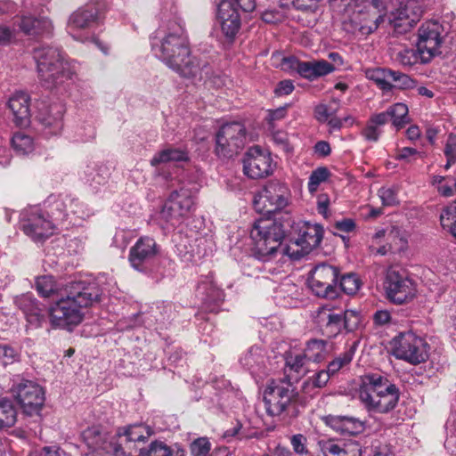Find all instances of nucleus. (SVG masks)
<instances>
[{
    "instance_id": "nucleus-1",
    "label": "nucleus",
    "mask_w": 456,
    "mask_h": 456,
    "mask_svg": "<svg viewBox=\"0 0 456 456\" xmlns=\"http://www.w3.org/2000/svg\"><path fill=\"white\" fill-rule=\"evenodd\" d=\"M154 54L168 68L184 77L200 74V64L191 55L188 37L182 21H169L151 40Z\"/></svg>"
},
{
    "instance_id": "nucleus-2",
    "label": "nucleus",
    "mask_w": 456,
    "mask_h": 456,
    "mask_svg": "<svg viewBox=\"0 0 456 456\" xmlns=\"http://www.w3.org/2000/svg\"><path fill=\"white\" fill-rule=\"evenodd\" d=\"M99 298V289L95 285H86L81 281L71 283L65 289V294H61L50 307L51 324L55 328L72 330L83 321V310Z\"/></svg>"
},
{
    "instance_id": "nucleus-3",
    "label": "nucleus",
    "mask_w": 456,
    "mask_h": 456,
    "mask_svg": "<svg viewBox=\"0 0 456 456\" xmlns=\"http://www.w3.org/2000/svg\"><path fill=\"white\" fill-rule=\"evenodd\" d=\"M359 399L369 413H387L397 404L399 390L387 378L379 373L362 378Z\"/></svg>"
},
{
    "instance_id": "nucleus-4",
    "label": "nucleus",
    "mask_w": 456,
    "mask_h": 456,
    "mask_svg": "<svg viewBox=\"0 0 456 456\" xmlns=\"http://www.w3.org/2000/svg\"><path fill=\"white\" fill-rule=\"evenodd\" d=\"M284 237L285 231L281 223L271 218L256 220L250 231L256 258L268 262L278 257Z\"/></svg>"
},
{
    "instance_id": "nucleus-5",
    "label": "nucleus",
    "mask_w": 456,
    "mask_h": 456,
    "mask_svg": "<svg viewBox=\"0 0 456 456\" xmlns=\"http://www.w3.org/2000/svg\"><path fill=\"white\" fill-rule=\"evenodd\" d=\"M34 59L44 86L53 88L64 79L71 78L73 71L68 61H64L59 49L44 46L35 49Z\"/></svg>"
},
{
    "instance_id": "nucleus-6",
    "label": "nucleus",
    "mask_w": 456,
    "mask_h": 456,
    "mask_svg": "<svg viewBox=\"0 0 456 456\" xmlns=\"http://www.w3.org/2000/svg\"><path fill=\"white\" fill-rule=\"evenodd\" d=\"M385 4L381 0H365L345 7V23L352 32L370 35L384 20Z\"/></svg>"
},
{
    "instance_id": "nucleus-7",
    "label": "nucleus",
    "mask_w": 456,
    "mask_h": 456,
    "mask_svg": "<svg viewBox=\"0 0 456 456\" xmlns=\"http://www.w3.org/2000/svg\"><path fill=\"white\" fill-rule=\"evenodd\" d=\"M196 192L194 186L184 185L170 194L159 213L165 228H177L188 218L194 208Z\"/></svg>"
},
{
    "instance_id": "nucleus-8",
    "label": "nucleus",
    "mask_w": 456,
    "mask_h": 456,
    "mask_svg": "<svg viewBox=\"0 0 456 456\" xmlns=\"http://www.w3.org/2000/svg\"><path fill=\"white\" fill-rule=\"evenodd\" d=\"M429 349L425 338L412 331L402 332L390 341L391 354L413 365L425 362L429 357Z\"/></svg>"
},
{
    "instance_id": "nucleus-9",
    "label": "nucleus",
    "mask_w": 456,
    "mask_h": 456,
    "mask_svg": "<svg viewBox=\"0 0 456 456\" xmlns=\"http://www.w3.org/2000/svg\"><path fill=\"white\" fill-rule=\"evenodd\" d=\"M297 392L291 382L285 379L271 380L264 391L266 412L280 416L296 402Z\"/></svg>"
},
{
    "instance_id": "nucleus-10",
    "label": "nucleus",
    "mask_w": 456,
    "mask_h": 456,
    "mask_svg": "<svg viewBox=\"0 0 456 456\" xmlns=\"http://www.w3.org/2000/svg\"><path fill=\"white\" fill-rule=\"evenodd\" d=\"M82 439L91 451L88 456H130L126 453L121 442L117 441L116 435H110L100 426L85 429Z\"/></svg>"
},
{
    "instance_id": "nucleus-11",
    "label": "nucleus",
    "mask_w": 456,
    "mask_h": 456,
    "mask_svg": "<svg viewBox=\"0 0 456 456\" xmlns=\"http://www.w3.org/2000/svg\"><path fill=\"white\" fill-rule=\"evenodd\" d=\"M11 391L24 414L39 415L45 400L41 386L32 380L17 379L13 381Z\"/></svg>"
},
{
    "instance_id": "nucleus-12",
    "label": "nucleus",
    "mask_w": 456,
    "mask_h": 456,
    "mask_svg": "<svg viewBox=\"0 0 456 456\" xmlns=\"http://www.w3.org/2000/svg\"><path fill=\"white\" fill-rule=\"evenodd\" d=\"M444 39V28L436 20H427L418 30V50L422 54V63L429 62L439 54Z\"/></svg>"
},
{
    "instance_id": "nucleus-13",
    "label": "nucleus",
    "mask_w": 456,
    "mask_h": 456,
    "mask_svg": "<svg viewBox=\"0 0 456 456\" xmlns=\"http://www.w3.org/2000/svg\"><path fill=\"white\" fill-rule=\"evenodd\" d=\"M384 287L387 299L396 305L409 303L417 295L416 282L393 269L388 270Z\"/></svg>"
},
{
    "instance_id": "nucleus-14",
    "label": "nucleus",
    "mask_w": 456,
    "mask_h": 456,
    "mask_svg": "<svg viewBox=\"0 0 456 456\" xmlns=\"http://www.w3.org/2000/svg\"><path fill=\"white\" fill-rule=\"evenodd\" d=\"M289 197V190L285 184L272 182L254 197V208L259 213L271 214L285 208Z\"/></svg>"
},
{
    "instance_id": "nucleus-15",
    "label": "nucleus",
    "mask_w": 456,
    "mask_h": 456,
    "mask_svg": "<svg viewBox=\"0 0 456 456\" xmlns=\"http://www.w3.org/2000/svg\"><path fill=\"white\" fill-rule=\"evenodd\" d=\"M246 128L240 122L223 125L216 134V148L218 155L224 157L236 154L245 144Z\"/></svg>"
},
{
    "instance_id": "nucleus-16",
    "label": "nucleus",
    "mask_w": 456,
    "mask_h": 456,
    "mask_svg": "<svg viewBox=\"0 0 456 456\" xmlns=\"http://www.w3.org/2000/svg\"><path fill=\"white\" fill-rule=\"evenodd\" d=\"M21 228L26 235L38 241L50 237L54 224L42 210L37 207L29 208L21 214Z\"/></svg>"
},
{
    "instance_id": "nucleus-17",
    "label": "nucleus",
    "mask_w": 456,
    "mask_h": 456,
    "mask_svg": "<svg viewBox=\"0 0 456 456\" xmlns=\"http://www.w3.org/2000/svg\"><path fill=\"white\" fill-rule=\"evenodd\" d=\"M338 276V268L327 264L316 265L308 279L312 291L318 297H334L336 296V283Z\"/></svg>"
},
{
    "instance_id": "nucleus-18",
    "label": "nucleus",
    "mask_w": 456,
    "mask_h": 456,
    "mask_svg": "<svg viewBox=\"0 0 456 456\" xmlns=\"http://www.w3.org/2000/svg\"><path fill=\"white\" fill-rule=\"evenodd\" d=\"M243 170L252 179L268 176L273 171L271 155L259 146L249 148L243 159Z\"/></svg>"
},
{
    "instance_id": "nucleus-19",
    "label": "nucleus",
    "mask_w": 456,
    "mask_h": 456,
    "mask_svg": "<svg viewBox=\"0 0 456 456\" xmlns=\"http://www.w3.org/2000/svg\"><path fill=\"white\" fill-rule=\"evenodd\" d=\"M422 12L419 2L410 0L390 13L389 22L395 32L399 34L406 33L419 21Z\"/></svg>"
},
{
    "instance_id": "nucleus-20",
    "label": "nucleus",
    "mask_w": 456,
    "mask_h": 456,
    "mask_svg": "<svg viewBox=\"0 0 456 456\" xmlns=\"http://www.w3.org/2000/svg\"><path fill=\"white\" fill-rule=\"evenodd\" d=\"M314 317L322 332L329 338L337 336L343 330V309L333 303L320 306Z\"/></svg>"
},
{
    "instance_id": "nucleus-21",
    "label": "nucleus",
    "mask_w": 456,
    "mask_h": 456,
    "mask_svg": "<svg viewBox=\"0 0 456 456\" xmlns=\"http://www.w3.org/2000/svg\"><path fill=\"white\" fill-rule=\"evenodd\" d=\"M99 19L98 9L94 4H86L69 16L68 31L74 39L84 42L86 37H82L79 32L93 28Z\"/></svg>"
},
{
    "instance_id": "nucleus-22",
    "label": "nucleus",
    "mask_w": 456,
    "mask_h": 456,
    "mask_svg": "<svg viewBox=\"0 0 456 456\" xmlns=\"http://www.w3.org/2000/svg\"><path fill=\"white\" fill-rule=\"evenodd\" d=\"M159 253V246L155 240L142 236L130 248L128 260L131 266L140 272L145 270V265L152 260Z\"/></svg>"
},
{
    "instance_id": "nucleus-23",
    "label": "nucleus",
    "mask_w": 456,
    "mask_h": 456,
    "mask_svg": "<svg viewBox=\"0 0 456 456\" xmlns=\"http://www.w3.org/2000/svg\"><path fill=\"white\" fill-rule=\"evenodd\" d=\"M217 21L223 36L228 42H232L239 33L241 19L238 10L230 1H222L217 9Z\"/></svg>"
},
{
    "instance_id": "nucleus-24",
    "label": "nucleus",
    "mask_w": 456,
    "mask_h": 456,
    "mask_svg": "<svg viewBox=\"0 0 456 456\" xmlns=\"http://www.w3.org/2000/svg\"><path fill=\"white\" fill-rule=\"evenodd\" d=\"M292 233L298 242L310 253L320 245L323 237V229L318 224L299 221L293 224Z\"/></svg>"
},
{
    "instance_id": "nucleus-25",
    "label": "nucleus",
    "mask_w": 456,
    "mask_h": 456,
    "mask_svg": "<svg viewBox=\"0 0 456 456\" xmlns=\"http://www.w3.org/2000/svg\"><path fill=\"white\" fill-rule=\"evenodd\" d=\"M63 109L61 105L44 106L39 110L37 120L44 126L45 135L58 134L62 128Z\"/></svg>"
},
{
    "instance_id": "nucleus-26",
    "label": "nucleus",
    "mask_w": 456,
    "mask_h": 456,
    "mask_svg": "<svg viewBox=\"0 0 456 456\" xmlns=\"http://www.w3.org/2000/svg\"><path fill=\"white\" fill-rule=\"evenodd\" d=\"M14 123L19 126H27L30 122L29 97L23 92L13 94L8 101Z\"/></svg>"
},
{
    "instance_id": "nucleus-27",
    "label": "nucleus",
    "mask_w": 456,
    "mask_h": 456,
    "mask_svg": "<svg viewBox=\"0 0 456 456\" xmlns=\"http://www.w3.org/2000/svg\"><path fill=\"white\" fill-rule=\"evenodd\" d=\"M153 435L154 430L150 426L134 424L119 428L117 431L116 437L117 441L124 438L126 443L146 442Z\"/></svg>"
},
{
    "instance_id": "nucleus-28",
    "label": "nucleus",
    "mask_w": 456,
    "mask_h": 456,
    "mask_svg": "<svg viewBox=\"0 0 456 456\" xmlns=\"http://www.w3.org/2000/svg\"><path fill=\"white\" fill-rule=\"evenodd\" d=\"M15 303L24 313L28 322L35 326L40 324L42 310L31 294H23L17 297Z\"/></svg>"
},
{
    "instance_id": "nucleus-29",
    "label": "nucleus",
    "mask_w": 456,
    "mask_h": 456,
    "mask_svg": "<svg viewBox=\"0 0 456 456\" xmlns=\"http://www.w3.org/2000/svg\"><path fill=\"white\" fill-rule=\"evenodd\" d=\"M335 70L334 65L325 60L303 61L300 65V76L314 80L317 77L326 76Z\"/></svg>"
},
{
    "instance_id": "nucleus-30",
    "label": "nucleus",
    "mask_w": 456,
    "mask_h": 456,
    "mask_svg": "<svg viewBox=\"0 0 456 456\" xmlns=\"http://www.w3.org/2000/svg\"><path fill=\"white\" fill-rule=\"evenodd\" d=\"M52 27L51 20L45 17L37 19L31 15H24L20 22V29L28 35L49 33Z\"/></svg>"
},
{
    "instance_id": "nucleus-31",
    "label": "nucleus",
    "mask_w": 456,
    "mask_h": 456,
    "mask_svg": "<svg viewBox=\"0 0 456 456\" xmlns=\"http://www.w3.org/2000/svg\"><path fill=\"white\" fill-rule=\"evenodd\" d=\"M189 159L188 152L178 148H166L154 154L151 159V165L157 167L170 162H182Z\"/></svg>"
},
{
    "instance_id": "nucleus-32",
    "label": "nucleus",
    "mask_w": 456,
    "mask_h": 456,
    "mask_svg": "<svg viewBox=\"0 0 456 456\" xmlns=\"http://www.w3.org/2000/svg\"><path fill=\"white\" fill-rule=\"evenodd\" d=\"M387 111L392 121V125L396 128V130L402 129L405 125L411 122L409 109L405 103H395L387 109Z\"/></svg>"
},
{
    "instance_id": "nucleus-33",
    "label": "nucleus",
    "mask_w": 456,
    "mask_h": 456,
    "mask_svg": "<svg viewBox=\"0 0 456 456\" xmlns=\"http://www.w3.org/2000/svg\"><path fill=\"white\" fill-rule=\"evenodd\" d=\"M304 354L307 361L320 362L323 361L327 354V343L322 339H312L306 343Z\"/></svg>"
},
{
    "instance_id": "nucleus-34",
    "label": "nucleus",
    "mask_w": 456,
    "mask_h": 456,
    "mask_svg": "<svg viewBox=\"0 0 456 456\" xmlns=\"http://www.w3.org/2000/svg\"><path fill=\"white\" fill-rule=\"evenodd\" d=\"M309 253L307 250L302 246L295 235L291 233V238L286 243L285 245H282L281 242V248H280V253L279 256H281V259H282L284 256H287L289 259L292 260H298L301 257L308 255Z\"/></svg>"
},
{
    "instance_id": "nucleus-35",
    "label": "nucleus",
    "mask_w": 456,
    "mask_h": 456,
    "mask_svg": "<svg viewBox=\"0 0 456 456\" xmlns=\"http://www.w3.org/2000/svg\"><path fill=\"white\" fill-rule=\"evenodd\" d=\"M12 147L19 155H28L35 150V142L32 136L24 132H17L12 135Z\"/></svg>"
},
{
    "instance_id": "nucleus-36",
    "label": "nucleus",
    "mask_w": 456,
    "mask_h": 456,
    "mask_svg": "<svg viewBox=\"0 0 456 456\" xmlns=\"http://www.w3.org/2000/svg\"><path fill=\"white\" fill-rule=\"evenodd\" d=\"M240 362L251 372H255L265 364L264 351L260 347L253 346L240 359Z\"/></svg>"
},
{
    "instance_id": "nucleus-37",
    "label": "nucleus",
    "mask_w": 456,
    "mask_h": 456,
    "mask_svg": "<svg viewBox=\"0 0 456 456\" xmlns=\"http://www.w3.org/2000/svg\"><path fill=\"white\" fill-rule=\"evenodd\" d=\"M75 203V198L64 196L56 199L51 206V214L55 220H64L69 214V208Z\"/></svg>"
},
{
    "instance_id": "nucleus-38",
    "label": "nucleus",
    "mask_w": 456,
    "mask_h": 456,
    "mask_svg": "<svg viewBox=\"0 0 456 456\" xmlns=\"http://www.w3.org/2000/svg\"><path fill=\"white\" fill-rule=\"evenodd\" d=\"M17 419V411L8 399L0 400V428L12 427Z\"/></svg>"
},
{
    "instance_id": "nucleus-39",
    "label": "nucleus",
    "mask_w": 456,
    "mask_h": 456,
    "mask_svg": "<svg viewBox=\"0 0 456 456\" xmlns=\"http://www.w3.org/2000/svg\"><path fill=\"white\" fill-rule=\"evenodd\" d=\"M432 184L444 197L452 196L456 190V180L451 176L436 175L432 178Z\"/></svg>"
},
{
    "instance_id": "nucleus-40",
    "label": "nucleus",
    "mask_w": 456,
    "mask_h": 456,
    "mask_svg": "<svg viewBox=\"0 0 456 456\" xmlns=\"http://www.w3.org/2000/svg\"><path fill=\"white\" fill-rule=\"evenodd\" d=\"M331 375L328 372L327 370H322L316 372L314 376L306 379L302 387V389L306 394H311V390L314 388H322L324 387L329 382Z\"/></svg>"
},
{
    "instance_id": "nucleus-41",
    "label": "nucleus",
    "mask_w": 456,
    "mask_h": 456,
    "mask_svg": "<svg viewBox=\"0 0 456 456\" xmlns=\"http://www.w3.org/2000/svg\"><path fill=\"white\" fill-rule=\"evenodd\" d=\"M395 60L403 67H411L419 62L422 63V54L418 49L406 48L397 53Z\"/></svg>"
},
{
    "instance_id": "nucleus-42",
    "label": "nucleus",
    "mask_w": 456,
    "mask_h": 456,
    "mask_svg": "<svg viewBox=\"0 0 456 456\" xmlns=\"http://www.w3.org/2000/svg\"><path fill=\"white\" fill-rule=\"evenodd\" d=\"M36 289L39 295L49 297L57 293L58 289L52 276H41L36 280Z\"/></svg>"
},
{
    "instance_id": "nucleus-43",
    "label": "nucleus",
    "mask_w": 456,
    "mask_h": 456,
    "mask_svg": "<svg viewBox=\"0 0 456 456\" xmlns=\"http://www.w3.org/2000/svg\"><path fill=\"white\" fill-rule=\"evenodd\" d=\"M271 136L274 144L287 156H290L293 153V146L289 141L287 133L281 130H275L272 126Z\"/></svg>"
},
{
    "instance_id": "nucleus-44",
    "label": "nucleus",
    "mask_w": 456,
    "mask_h": 456,
    "mask_svg": "<svg viewBox=\"0 0 456 456\" xmlns=\"http://www.w3.org/2000/svg\"><path fill=\"white\" fill-rule=\"evenodd\" d=\"M353 359V352L346 351L340 354L335 359L329 362L327 370L332 376L336 375L340 370L347 366Z\"/></svg>"
},
{
    "instance_id": "nucleus-45",
    "label": "nucleus",
    "mask_w": 456,
    "mask_h": 456,
    "mask_svg": "<svg viewBox=\"0 0 456 456\" xmlns=\"http://www.w3.org/2000/svg\"><path fill=\"white\" fill-rule=\"evenodd\" d=\"M440 222L444 229H448L456 237V206H451L443 210Z\"/></svg>"
},
{
    "instance_id": "nucleus-46",
    "label": "nucleus",
    "mask_w": 456,
    "mask_h": 456,
    "mask_svg": "<svg viewBox=\"0 0 456 456\" xmlns=\"http://www.w3.org/2000/svg\"><path fill=\"white\" fill-rule=\"evenodd\" d=\"M392 81L395 83L394 87H397L402 90L413 89L417 87V81L412 79L410 76L391 69L390 77Z\"/></svg>"
},
{
    "instance_id": "nucleus-47",
    "label": "nucleus",
    "mask_w": 456,
    "mask_h": 456,
    "mask_svg": "<svg viewBox=\"0 0 456 456\" xmlns=\"http://www.w3.org/2000/svg\"><path fill=\"white\" fill-rule=\"evenodd\" d=\"M360 287L361 281L354 273H347L340 279V288L348 295H354Z\"/></svg>"
},
{
    "instance_id": "nucleus-48",
    "label": "nucleus",
    "mask_w": 456,
    "mask_h": 456,
    "mask_svg": "<svg viewBox=\"0 0 456 456\" xmlns=\"http://www.w3.org/2000/svg\"><path fill=\"white\" fill-rule=\"evenodd\" d=\"M330 175V172L326 167H318L312 172L308 182V190L311 193L317 191L319 185L325 182Z\"/></svg>"
},
{
    "instance_id": "nucleus-49",
    "label": "nucleus",
    "mask_w": 456,
    "mask_h": 456,
    "mask_svg": "<svg viewBox=\"0 0 456 456\" xmlns=\"http://www.w3.org/2000/svg\"><path fill=\"white\" fill-rule=\"evenodd\" d=\"M444 153L446 158L445 169L456 164V134H451L445 142Z\"/></svg>"
},
{
    "instance_id": "nucleus-50",
    "label": "nucleus",
    "mask_w": 456,
    "mask_h": 456,
    "mask_svg": "<svg viewBox=\"0 0 456 456\" xmlns=\"http://www.w3.org/2000/svg\"><path fill=\"white\" fill-rule=\"evenodd\" d=\"M141 456H172V450L163 442L154 441L148 450H142Z\"/></svg>"
},
{
    "instance_id": "nucleus-51",
    "label": "nucleus",
    "mask_w": 456,
    "mask_h": 456,
    "mask_svg": "<svg viewBox=\"0 0 456 456\" xmlns=\"http://www.w3.org/2000/svg\"><path fill=\"white\" fill-rule=\"evenodd\" d=\"M320 446L323 456H350L345 448L330 440L321 442Z\"/></svg>"
},
{
    "instance_id": "nucleus-52",
    "label": "nucleus",
    "mask_w": 456,
    "mask_h": 456,
    "mask_svg": "<svg viewBox=\"0 0 456 456\" xmlns=\"http://www.w3.org/2000/svg\"><path fill=\"white\" fill-rule=\"evenodd\" d=\"M190 449L193 456H206L211 449V444L207 437H200L191 444Z\"/></svg>"
},
{
    "instance_id": "nucleus-53",
    "label": "nucleus",
    "mask_w": 456,
    "mask_h": 456,
    "mask_svg": "<svg viewBox=\"0 0 456 456\" xmlns=\"http://www.w3.org/2000/svg\"><path fill=\"white\" fill-rule=\"evenodd\" d=\"M379 196L385 206H395L399 203L395 188L383 187L379 191Z\"/></svg>"
},
{
    "instance_id": "nucleus-54",
    "label": "nucleus",
    "mask_w": 456,
    "mask_h": 456,
    "mask_svg": "<svg viewBox=\"0 0 456 456\" xmlns=\"http://www.w3.org/2000/svg\"><path fill=\"white\" fill-rule=\"evenodd\" d=\"M343 329L352 331L356 329L360 323V315L358 313L347 310H343Z\"/></svg>"
},
{
    "instance_id": "nucleus-55",
    "label": "nucleus",
    "mask_w": 456,
    "mask_h": 456,
    "mask_svg": "<svg viewBox=\"0 0 456 456\" xmlns=\"http://www.w3.org/2000/svg\"><path fill=\"white\" fill-rule=\"evenodd\" d=\"M364 429L363 423L354 418L346 417L344 420V435H357Z\"/></svg>"
},
{
    "instance_id": "nucleus-56",
    "label": "nucleus",
    "mask_w": 456,
    "mask_h": 456,
    "mask_svg": "<svg viewBox=\"0 0 456 456\" xmlns=\"http://www.w3.org/2000/svg\"><path fill=\"white\" fill-rule=\"evenodd\" d=\"M381 129L368 120L365 127L362 130V136L368 142H376L381 135Z\"/></svg>"
},
{
    "instance_id": "nucleus-57",
    "label": "nucleus",
    "mask_w": 456,
    "mask_h": 456,
    "mask_svg": "<svg viewBox=\"0 0 456 456\" xmlns=\"http://www.w3.org/2000/svg\"><path fill=\"white\" fill-rule=\"evenodd\" d=\"M337 112V109H331L326 104H319L314 109V117L321 123H326Z\"/></svg>"
},
{
    "instance_id": "nucleus-58",
    "label": "nucleus",
    "mask_w": 456,
    "mask_h": 456,
    "mask_svg": "<svg viewBox=\"0 0 456 456\" xmlns=\"http://www.w3.org/2000/svg\"><path fill=\"white\" fill-rule=\"evenodd\" d=\"M307 362V358L305 354H298L295 355H289L286 359V365L295 372H300L305 362Z\"/></svg>"
},
{
    "instance_id": "nucleus-59",
    "label": "nucleus",
    "mask_w": 456,
    "mask_h": 456,
    "mask_svg": "<svg viewBox=\"0 0 456 456\" xmlns=\"http://www.w3.org/2000/svg\"><path fill=\"white\" fill-rule=\"evenodd\" d=\"M417 155H420V153L416 149L411 147H403L396 149L395 158L396 160L411 163L413 158Z\"/></svg>"
},
{
    "instance_id": "nucleus-60",
    "label": "nucleus",
    "mask_w": 456,
    "mask_h": 456,
    "mask_svg": "<svg viewBox=\"0 0 456 456\" xmlns=\"http://www.w3.org/2000/svg\"><path fill=\"white\" fill-rule=\"evenodd\" d=\"M391 69H368L365 71V76L368 79L374 81L376 84L381 82L382 79L389 77Z\"/></svg>"
},
{
    "instance_id": "nucleus-61",
    "label": "nucleus",
    "mask_w": 456,
    "mask_h": 456,
    "mask_svg": "<svg viewBox=\"0 0 456 456\" xmlns=\"http://www.w3.org/2000/svg\"><path fill=\"white\" fill-rule=\"evenodd\" d=\"M17 359V354L13 348L8 345H0V362L4 365L12 363Z\"/></svg>"
},
{
    "instance_id": "nucleus-62",
    "label": "nucleus",
    "mask_w": 456,
    "mask_h": 456,
    "mask_svg": "<svg viewBox=\"0 0 456 456\" xmlns=\"http://www.w3.org/2000/svg\"><path fill=\"white\" fill-rule=\"evenodd\" d=\"M291 444L295 452L304 455L308 452L306 449V438L301 435L297 434L291 437Z\"/></svg>"
},
{
    "instance_id": "nucleus-63",
    "label": "nucleus",
    "mask_w": 456,
    "mask_h": 456,
    "mask_svg": "<svg viewBox=\"0 0 456 456\" xmlns=\"http://www.w3.org/2000/svg\"><path fill=\"white\" fill-rule=\"evenodd\" d=\"M302 62L293 56L285 57L281 62V68L285 71L297 70L300 74V65Z\"/></svg>"
},
{
    "instance_id": "nucleus-64",
    "label": "nucleus",
    "mask_w": 456,
    "mask_h": 456,
    "mask_svg": "<svg viewBox=\"0 0 456 456\" xmlns=\"http://www.w3.org/2000/svg\"><path fill=\"white\" fill-rule=\"evenodd\" d=\"M34 456H69L62 449L54 446H46L35 453Z\"/></svg>"
}]
</instances>
